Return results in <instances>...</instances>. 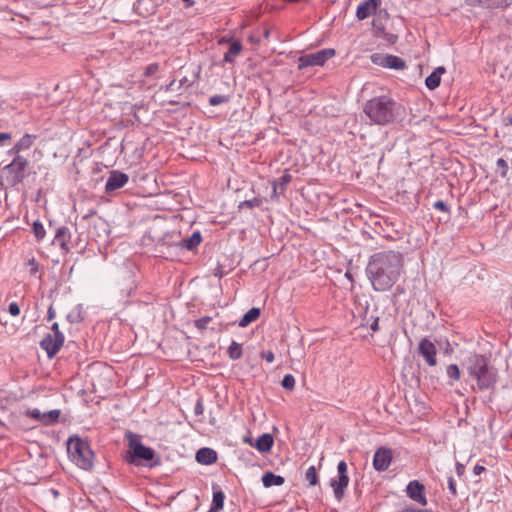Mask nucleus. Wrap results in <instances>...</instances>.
Returning <instances> with one entry per match:
<instances>
[{
  "instance_id": "f704fd0d",
  "label": "nucleus",
  "mask_w": 512,
  "mask_h": 512,
  "mask_svg": "<svg viewBox=\"0 0 512 512\" xmlns=\"http://www.w3.org/2000/svg\"><path fill=\"white\" fill-rule=\"evenodd\" d=\"M305 479L309 482V485L315 486L318 483V475L315 466H310L306 473Z\"/></svg>"
},
{
  "instance_id": "a211bd4d",
  "label": "nucleus",
  "mask_w": 512,
  "mask_h": 512,
  "mask_svg": "<svg viewBox=\"0 0 512 512\" xmlns=\"http://www.w3.org/2000/svg\"><path fill=\"white\" fill-rule=\"evenodd\" d=\"M71 239V233L68 227L61 226L56 230L54 237V243L58 244L63 251L69 252V241Z\"/></svg>"
},
{
  "instance_id": "2f4dec72",
  "label": "nucleus",
  "mask_w": 512,
  "mask_h": 512,
  "mask_svg": "<svg viewBox=\"0 0 512 512\" xmlns=\"http://www.w3.org/2000/svg\"><path fill=\"white\" fill-rule=\"evenodd\" d=\"M32 232L37 241L43 240L46 234L43 224L38 220L33 223Z\"/></svg>"
},
{
  "instance_id": "4c0bfd02",
  "label": "nucleus",
  "mask_w": 512,
  "mask_h": 512,
  "mask_svg": "<svg viewBox=\"0 0 512 512\" xmlns=\"http://www.w3.org/2000/svg\"><path fill=\"white\" fill-rule=\"evenodd\" d=\"M447 376L455 381L460 379V370L457 364H450L446 369Z\"/></svg>"
},
{
  "instance_id": "4468645a",
  "label": "nucleus",
  "mask_w": 512,
  "mask_h": 512,
  "mask_svg": "<svg viewBox=\"0 0 512 512\" xmlns=\"http://www.w3.org/2000/svg\"><path fill=\"white\" fill-rule=\"evenodd\" d=\"M381 5V0H365L361 2L356 10V18L364 20L369 16L376 14L378 7Z\"/></svg>"
},
{
  "instance_id": "37998d69",
  "label": "nucleus",
  "mask_w": 512,
  "mask_h": 512,
  "mask_svg": "<svg viewBox=\"0 0 512 512\" xmlns=\"http://www.w3.org/2000/svg\"><path fill=\"white\" fill-rule=\"evenodd\" d=\"M433 208L436 210L445 212V213L450 212L448 205L443 200H438V201L434 202Z\"/></svg>"
},
{
  "instance_id": "4be33fe9",
  "label": "nucleus",
  "mask_w": 512,
  "mask_h": 512,
  "mask_svg": "<svg viewBox=\"0 0 512 512\" xmlns=\"http://www.w3.org/2000/svg\"><path fill=\"white\" fill-rule=\"evenodd\" d=\"M468 5H481L485 8H507L512 4V0H465Z\"/></svg>"
},
{
  "instance_id": "69168bd1",
  "label": "nucleus",
  "mask_w": 512,
  "mask_h": 512,
  "mask_svg": "<svg viewBox=\"0 0 512 512\" xmlns=\"http://www.w3.org/2000/svg\"><path fill=\"white\" fill-rule=\"evenodd\" d=\"M51 493L53 494L54 497H57L59 495V492L55 489H51Z\"/></svg>"
},
{
  "instance_id": "bb28decb",
  "label": "nucleus",
  "mask_w": 512,
  "mask_h": 512,
  "mask_svg": "<svg viewBox=\"0 0 512 512\" xmlns=\"http://www.w3.org/2000/svg\"><path fill=\"white\" fill-rule=\"evenodd\" d=\"M285 482L284 478L273 472H265L262 476V483L265 487L281 486Z\"/></svg>"
},
{
  "instance_id": "423d86ee",
  "label": "nucleus",
  "mask_w": 512,
  "mask_h": 512,
  "mask_svg": "<svg viewBox=\"0 0 512 512\" xmlns=\"http://www.w3.org/2000/svg\"><path fill=\"white\" fill-rule=\"evenodd\" d=\"M29 166V162L26 158L16 155L13 160L2 168V172L5 173V180L11 187L21 183L26 177V170Z\"/></svg>"
},
{
  "instance_id": "b1692460",
  "label": "nucleus",
  "mask_w": 512,
  "mask_h": 512,
  "mask_svg": "<svg viewBox=\"0 0 512 512\" xmlns=\"http://www.w3.org/2000/svg\"><path fill=\"white\" fill-rule=\"evenodd\" d=\"M446 71L444 66L437 67L426 79L425 85L429 90H435L441 82V75Z\"/></svg>"
},
{
  "instance_id": "c85d7f7f",
  "label": "nucleus",
  "mask_w": 512,
  "mask_h": 512,
  "mask_svg": "<svg viewBox=\"0 0 512 512\" xmlns=\"http://www.w3.org/2000/svg\"><path fill=\"white\" fill-rule=\"evenodd\" d=\"M260 309L257 307H253L250 310H248L243 317L239 321L240 327H246L253 321H256L260 316Z\"/></svg>"
},
{
  "instance_id": "20e7f679",
  "label": "nucleus",
  "mask_w": 512,
  "mask_h": 512,
  "mask_svg": "<svg viewBox=\"0 0 512 512\" xmlns=\"http://www.w3.org/2000/svg\"><path fill=\"white\" fill-rule=\"evenodd\" d=\"M125 437L128 440L129 447L125 456L127 463L147 467H153L158 464V461L152 463L156 457V452L152 448L145 446L138 434L129 431L125 434Z\"/></svg>"
},
{
  "instance_id": "13d9d810",
  "label": "nucleus",
  "mask_w": 512,
  "mask_h": 512,
  "mask_svg": "<svg viewBox=\"0 0 512 512\" xmlns=\"http://www.w3.org/2000/svg\"><path fill=\"white\" fill-rule=\"evenodd\" d=\"M376 15H382V20L384 21L389 19V13L386 10H379Z\"/></svg>"
},
{
  "instance_id": "5701e85b",
  "label": "nucleus",
  "mask_w": 512,
  "mask_h": 512,
  "mask_svg": "<svg viewBox=\"0 0 512 512\" xmlns=\"http://www.w3.org/2000/svg\"><path fill=\"white\" fill-rule=\"evenodd\" d=\"M385 22L386 21L382 20V15H376L373 19L372 26L377 31V35L394 42L397 39V36L386 32Z\"/></svg>"
},
{
  "instance_id": "a18cd8bd",
  "label": "nucleus",
  "mask_w": 512,
  "mask_h": 512,
  "mask_svg": "<svg viewBox=\"0 0 512 512\" xmlns=\"http://www.w3.org/2000/svg\"><path fill=\"white\" fill-rule=\"evenodd\" d=\"M448 489L452 496H457V490H456V482L452 476L448 477Z\"/></svg>"
},
{
  "instance_id": "680f3d73",
  "label": "nucleus",
  "mask_w": 512,
  "mask_h": 512,
  "mask_svg": "<svg viewBox=\"0 0 512 512\" xmlns=\"http://www.w3.org/2000/svg\"><path fill=\"white\" fill-rule=\"evenodd\" d=\"M456 468H457V472H458V474H462V473H463V471H464V466H463L462 464L457 463Z\"/></svg>"
},
{
  "instance_id": "052dcab7",
  "label": "nucleus",
  "mask_w": 512,
  "mask_h": 512,
  "mask_svg": "<svg viewBox=\"0 0 512 512\" xmlns=\"http://www.w3.org/2000/svg\"><path fill=\"white\" fill-rule=\"evenodd\" d=\"M11 134L10 133H5V132H2V145L4 144V142L6 140H10L11 139Z\"/></svg>"
},
{
  "instance_id": "dca6fc26",
  "label": "nucleus",
  "mask_w": 512,
  "mask_h": 512,
  "mask_svg": "<svg viewBox=\"0 0 512 512\" xmlns=\"http://www.w3.org/2000/svg\"><path fill=\"white\" fill-rule=\"evenodd\" d=\"M349 484V476L345 474H337V478L331 479L330 485L333 488L334 496L341 501L345 495V489Z\"/></svg>"
},
{
  "instance_id": "79ce46f5",
  "label": "nucleus",
  "mask_w": 512,
  "mask_h": 512,
  "mask_svg": "<svg viewBox=\"0 0 512 512\" xmlns=\"http://www.w3.org/2000/svg\"><path fill=\"white\" fill-rule=\"evenodd\" d=\"M66 318L72 324L79 323L83 320V317L79 311L70 312Z\"/></svg>"
},
{
  "instance_id": "58836bf2",
  "label": "nucleus",
  "mask_w": 512,
  "mask_h": 512,
  "mask_svg": "<svg viewBox=\"0 0 512 512\" xmlns=\"http://www.w3.org/2000/svg\"><path fill=\"white\" fill-rule=\"evenodd\" d=\"M212 321V317L210 316H204V317H201L197 320L194 321V326L199 330V331H204L208 324Z\"/></svg>"
},
{
  "instance_id": "aec40b11",
  "label": "nucleus",
  "mask_w": 512,
  "mask_h": 512,
  "mask_svg": "<svg viewBox=\"0 0 512 512\" xmlns=\"http://www.w3.org/2000/svg\"><path fill=\"white\" fill-rule=\"evenodd\" d=\"M35 139V135L28 133L24 134L21 139L10 150L7 151V154L14 156L19 155L21 151L28 150L32 146Z\"/></svg>"
},
{
  "instance_id": "2eb2a0df",
  "label": "nucleus",
  "mask_w": 512,
  "mask_h": 512,
  "mask_svg": "<svg viewBox=\"0 0 512 512\" xmlns=\"http://www.w3.org/2000/svg\"><path fill=\"white\" fill-rule=\"evenodd\" d=\"M291 181L292 176L288 171H285L278 179L273 180L271 199H278L280 195H283Z\"/></svg>"
},
{
  "instance_id": "338daca9",
  "label": "nucleus",
  "mask_w": 512,
  "mask_h": 512,
  "mask_svg": "<svg viewBox=\"0 0 512 512\" xmlns=\"http://www.w3.org/2000/svg\"><path fill=\"white\" fill-rule=\"evenodd\" d=\"M208 512H210V511L208 510Z\"/></svg>"
},
{
  "instance_id": "49530a36",
  "label": "nucleus",
  "mask_w": 512,
  "mask_h": 512,
  "mask_svg": "<svg viewBox=\"0 0 512 512\" xmlns=\"http://www.w3.org/2000/svg\"><path fill=\"white\" fill-rule=\"evenodd\" d=\"M260 357L264 360H266L269 363H272L274 361V353L271 350L262 351L260 353Z\"/></svg>"
},
{
  "instance_id": "8fccbe9b",
  "label": "nucleus",
  "mask_w": 512,
  "mask_h": 512,
  "mask_svg": "<svg viewBox=\"0 0 512 512\" xmlns=\"http://www.w3.org/2000/svg\"><path fill=\"white\" fill-rule=\"evenodd\" d=\"M204 412V406H203V403H202V400H198L195 404V407H194V413L195 415H201L203 414Z\"/></svg>"
},
{
  "instance_id": "9d476101",
  "label": "nucleus",
  "mask_w": 512,
  "mask_h": 512,
  "mask_svg": "<svg viewBox=\"0 0 512 512\" xmlns=\"http://www.w3.org/2000/svg\"><path fill=\"white\" fill-rule=\"evenodd\" d=\"M418 354L422 356L428 366L437 365V348L429 339L423 338L418 345Z\"/></svg>"
},
{
  "instance_id": "6ab92c4d",
  "label": "nucleus",
  "mask_w": 512,
  "mask_h": 512,
  "mask_svg": "<svg viewBox=\"0 0 512 512\" xmlns=\"http://www.w3.org/2000/svg\"><path fill=\"white\" fill-rule=\"evenodd\" d=\"M196 461L202 465L214 464L218 457L217 452L211 448L203 447L196 452Z\"/></svg>"
},
{
  "instance_id": "603ef678",
  "label": "nucleus",
  "mask_w": 512,
  "mask_h": 512,
  "mask_svg": "<svg viewBox=\"0 0 512 512\" xmlns=\"http://www.w3.org/2000/svg\"><path fill=\"white\" fill-rule=\"evenodd\" d=\"M177 85H178V84H176V80H175V79H173L169 84H167V85L165 86V88H164V89H165V91H176V90H178V89H177Z\"/></svg>"
},
{
  "instance_id": "3c124183",
  "label": "nucleus",
  "mask_w": 512,
  "mask_h": 512,
  "mask_svg": "<svg viewBox=\"0 0 512 512\" xmlns=\"http://www.w3.org/2000/svg\"><path fill=\"white\" fill-rule=\"evenodd\" d=\"M369 327L373 332H377L379 330V317H372Z\"/></svg>"
},
{
  "instance_id": "ddd939ff",
  "label": "nucleus",
  "mask_w": 512,
  "mask_h": 512,
  "mask_svg": "<svg viewBox=\"0 0 512 512\" xmlns=\"http://www.w3.org/2000/svg\"><path fill=\"white\" fill-rule=\"evenodd\" d=\"M129 180V177L126 173L118 171V170H112L109 173V176L107 178L106 184H105V191L107 193L113 192L115 190H118L122 187H124Z\"/></svg>"
},
{
  "instance_id": "c756f323",
  "label": "nucleus",
  "mask_w": 512,
  "mask_h": 512,
  "mask_svg": "<svg viewBox=\"0 0 512 512\" xmlns=\"http://www.w3.org/2000/svg\"><path fill=\"white\" fill-rule=\"evenodd\" d=\"M228 356L232 360H238L243 355L242 346L236 341H232L227 350Z\"/></svg>"
},
{
  "instance_id": "1a4fd4ad",
  "label": "nucleus",
  "mask_w": 512,
  "mask_h": 512,
  "mask_svg": "<svg viewBox=\"0 0 512 512\" xmlns=\"http://www.w3.org/2000/svg\"><path fill=\"white\" fill-rule=\"evenodd\" d=\"M63 333L58 335L47 334L40 342V346L46 351L48 358H53L61 349L64 343Z\"/></svg>"
},
{
  "instance_id": "f3484780",
  "label": "nucleus",
  "mask_w": 512,
  "mask_h": 512,
  "mask_svg": "<svg viewBox=\"0 0 512 512\" xmlns=\"http://www.w3.org/2000/svg\"><path fill=\"white\" fill-rule=\"evenodd\" d=\"M180 233L179 232H168L165 233L156 243V250L160 253H164L163 248H172L178 247L177 242H179Z\"/></svg>"
},
{
  "instance_id": "39448f33",
  "label": "nucleus",
  "mask_w": 512,
  "mask_h": 512,
  "mask_svg": "<svg viewBox=\"0 0 512 512\" xmlns=\"http://www.w3.org/2000/svg\"><path fill=\"white\" fill-rule=\"evenodd\" d=\"M67 452L71 461L79 468L87 471L93 468L94 452L88 441L76 435L69 437L67 441Z\"/></svg>"
},
{
  "instance_id": "9b49d317",
  "label": "nucleus",
  "mask_w": 512,
  "mask_h": 512,
  "mask_svg": "<svg viewBox=\"0 0 512 512\" xmlns=\"http://www.w3.org/2000/svg\"><path fill=\"white\" fill-rule=\"evenodd\" d=\"M393 459V452L390 448L380 447L373 457V467L378 472L386 471Z\"/></svg>"
},
{
  "instance_id": "6e6552de",
  "label": "nucleus",
  "mask_w": 512,
  "mask_h": 512,
  "mask_svg": "<svg viewBox=\"0 0 512 512\" xmlns=\"http://www.w3.org/2000/svg\"><path fill=\"white\" fill-rule=\"evenodd\" d=\"M371 61L375 65L395 70H402L406 67L405 61L394 55L374 53L371 55Z\"/></svg>"
},
{
  "instance_id": "393cba45",
  "label": "nucleus",
  "mask_w": 512,
  "mask_h": 512,
  "mask_svg": "<svg viewBox=\"0 0 512 512\" xmlns=\"http://www.w3.org/2000/svg\"><path fill=\"white\" fill-rule=\"evenodd\" d=\"M225 494L224 492L216 485H213V499L210 506V512H219L224 507Z\"/></svg>"
},
{
  "instance_id": "7c9ffc66",
  "label": "nucleus",
  "mask_w": 512,
  "mask_h": 512,
  "mask_svg": "<svg viewBox=\"0 0 512 512\" xmlns=\"http://www.w3.org/2000/svg\"><path fill=\"white\" fill-rule=\"evenodd\" d=\"M60 410L53 409L48 412H44V425L49 426L58 422L60 417Z\"/></svg>"
},
{
  "instance_id": "7ed1b4c3",
  "label": "nucleus",
  "mask_w": 512,
  "mask_h": 512,
  "mask_svg": "<svg viewBox=\"0 0 512 512\" xmlns=\"http://www.w3.org/2000/svg\"><path fill=\"white\" fill-rule=\"evenodd\" d=\"M466 369L469 377L476 381L473 390H493L498 381V371L491 364L488 357L481 354H473L466 360Z\"/></svg>"
},
{
  "instance_id": "e2e57ef3",
  "label": "nucleus",
  "mask_w": 512,
  "mask_h": 512,
  "mask_svg": "<svg viewBox=\"0 0 512 512\" xmlns=\"http://www.w3.org/2000/svg\"><path fill=\"white\" fill-rule=\"evenodd\" d=\"M269 35H270V31H269V29H267V28H266V29H264V32H263V36H264V38L268 39V38H269Z\"/></svg>"
},
{
  "instance_id": "e433bc0d",
  "label": "nucleus",
  "mask_w": 512,
  "mask_h": 512,
  "mask_svg": "<svg viewBox=\"0 0 512 512\" xmlns=\"http://www.w3.org/2000/svg\"><path fill=\"white\" fill-rule=\"evenodd\" d=\"M262 202L263 201L261 198L254 197L253 199L245 200V201L241 202L239 205V208L247 207V208L252 209L255 207H260L262 205Z\"/></svg>"
},
{
  "instance_id": "0eeeda50",
  "label": "nucleus",
  "mask_w": 512,
  "mask_h": 512,
  "mask_svg": "<svg viewBox=\"0 0 512 512\" xmlns=\"http://www.w3.org/2000/svg\"><path fill=\"white\" fill-rule=\"evenodd\" d=\"M335 55V50L332 48H326L319 50L317 52L304 54L299 57L298 68L301 70L306 67L311 66H323L327 60L332 58Z\"/></svg>"
},
{
  "instance_id": "6e6d98bb",
  "label": "nucleus",
  "mask_w": 512,
  "mask_h": 512,
  "mask_svg": "<svg viewBox=\"0 0 512 512\" xmlns=\"http://www.w3.org/2000/svg\"><path fill=\"white\" fill-rule=\"evenodd\" d=\"M483 471H485V467L481 465H475L473 468V472L475 475H480Z\"/></svg>"
},
{
  "instance_id": "72a5a7b5",
  "label": "nucleus",
  "mask_w": 512,
  "mask_h": 512,
  "mask_svg": "<svg viewBox=\"0 0 512 512\" xmlns=\"http://www.w3.org/2000/svg\"><path fill=\"white\" fill-rule=\"evenodd\" d=\"M508 163L503 158H499L496 161V171L502 178H506L508 175Z\"/></svg>"
},
{
  "instance_id": "f257e3e1",
  "label": "nucleus",
  "mask_w": 512,
  "mask_h": 512,
  "mask_svg": "<svg viewBox=\"0 0 512 512\" xmlns=\"http://www.w3.org/2000/svg\"><path fill=\"white\" fill-rule=\"evenodd\" d=\"M404 272L403 255L394 250L374 253L370 256L366 274L377 292L389 291Z\"/></svg>"
},
{
  "instance_id": "0e129e2a",
  "label": "nucleus",
  "mask_w": 512,
  "mask_h": 512,
  "mask_svg": "<svg viewBox=\"0 0 512 512\" xmlns=\"http://www.w3.org/2000/svg\"><path fill=\"white\" fill-rule=\"evenodd\" d=\"M250 40H251L252 42H256V43H259V42H260V39H259V38H255V37H253V36H251V37H250Z\"/></svg>"
},
{
  "instance_id": "c03bdc74",
  "label": "nucleus",
  "mask_w": 512,
  "mask_h": 512,
  "mask_svg": "<svg viewBox=\"0 0 512 512\" xmlns=\"http://www.w3.org/2000/svg\"><path fill=\"white\" fill-rule=\"evenodd\" d=\"M20 305L17 302H11L8 306V312L12 316H18L20 314Z\"/></svg>"
},
{
  "instance_id": "a19ab883",
  "label": "nucleus",
  "mask_w": 512,
  "mask_h": 512,
  "mask_svg": "<svg viewBox=\"0 0 512 512\" xmlns=\"http://www.w3.org/2000/svg\"><path fill=\"white\" fill-rule=\"evenodd\" d=\"M159 71V64L158 63H150L147 65L144 69L143 75L145 77H153L156 75V73Z\"/></svg>"
},
{
  "instance_id": "864d4df0",
  "label": "nucleus",
  "mask_w": 512,
  "mask_h": 512,
  "mask_svg": "<svg viewBox=\"0 0 512 512\" xmlns=\"http://www.w3.org/2000/svg\"><path fill=\"white\" fill-rule=\"evenodd\" d=\"M184 86H185V87H189V86H191V83L188 81L187 77H183V78L179 81V83H178V85H177V89H181V88H182V87H184Z\"/></svg>"
},
{
  "instance_id": "c9c22d12",
  "label": "nucleus",
  "mask_w": 512,
  "mask_h": 512,
  "mask_svg": "<svg viewBox=\"0 0 512 512\" xmlns=\"http://www.w3.org/2000/svg\"><path fill=\"white\" fill-rule=\"evenodd\" d=\"M281 385L286 390H289V391L293 390L295 387L294 376L292 374H286L281 381Z\"/></svg>"
},
{
  "instance_id": "5fc2aeb1",
  "label": "nucleus",
  "mask_w": 512,
  "mask_h": 512,
  "mask_svg": "<svg viewBox=\"0 0 512 512\" xmlns=\"http://www.w3.org/2000/svg\"><path fill=\"white\" fill-rule=\"evenodd\" d=\"M55 316H56L55 310H54L53 306L51 305L47 311V320L51 321L52 319L55 318Z\"/></svg>"
},
{
  "instance_id": "a878e982",
  "label": "nucleus",
  "mask_w": 512,
  "mask_h": 512,
  "mask_svg": "<svg viewBox=\"0 0 512 512\" xmlns=\"http://www.w3.org/2000/svg\"><path fill=\"white\" fill-rule=\"evenodd\" d=\"M274 444V439L271 434L264 433L258 437L255 443L256 449L261 453H267L271 450Z\"/></svg>"
},
{
  "instance_id": "f03ea898",
  "label": "nucleus",
  "mask_w": 512,
  "mask_h": 512,
  "mask_svg": "<svg viewBox=\"0 0 512 512\" xmlns=\"http://www.w3.org/2000/svg\"><path fill=\"white\" fill-rule=\"evenodd\" d=\"M403 106L387 95L373 97L366 101L363 112L371 124L385 126L398 120L403 114Z\"/></svg>"
},
{
  "instance_id": "bf43d9fd",
  "label": "nucleus",
  "mask_w": 512,
  "mask_h": 512,
  "mask_svg": "<svg viewBox=\"0 0 512 512\" xmlns=\"http://www.w3.org/2000/svg\"><path fill=\"white\" fill-rule=\"evenodd\" d=\"M504 123H505V125H512V113H511V114H508V115L504 118Z\"/></svg>"
},
{
  "instance_id": "473e14b6",
  "label": "nucleus",
  "mask_w": 512,
  "mask_h": 512,
  "mask_svg": "<svg viewBox=\"0 0 512 512\" xmlns=\"http://www.w3.org/2000/svg\"><path fill=\"white\" fill-rule=\"evenodd\" d=\"M230 101V96L215 94L209 98V104L211 106H218L224 103H228Z\"/></svg>"
},
{
  "instance_id": "de8ad7c7",
  "label": "nucleus",
  "mask_w": 512,
  "mask_h": 512,
  "mask_svg": "<svg viewBox=\"0 0 512 512\" xmlns=\"http://www.w3.org/2000/svg\"><path fill=\"white\" fill-rule=\"evenodd\" d=\"M347 470H348L347 463L344 460L339 461L337 464V474L348 475Z\"/></svg>"
},
{
  "instance_id": "ea45409f",
  "label": "nucleus",
  "mask_w": 512,
  "mask_h": 512,
  "mask_svg": "<svg viewBox=\"0 0 512 512\" xmlns=\"http://www.w3.org/2000/svg\"><path fill=\"white\" fill-rule=\"evenodd\" d=\"M26 415L44 425V412L42 413L39 409H29L27 410Z\"/></svg>"
},
{
  "instance_id": "4d7b16f0",
  "label": "nucleus",
  "mask_w": 512,
  "mask_h": 512,
  "mask_svg": "<svg viewBox=\"0 0 512 512\" xmlns=\"http://www.w3.org/2000/svg\"><path fill=\"white\" fill-rule=\"evenodd\" d=\"M51 330L53 332L52 335H58L59 333H62L60 330H59V325L57 322L53 323L52 326H51Z\"/></svg>"
},
{
  "instance_id": "f8f14e48",
  "label": "nucleus",
  "mask_w": 512,
  "mask_h": 512,
  "mask_svg": "<svg viewBox=\"0 0 512 512\" xmlns=\"http://www.w3.org/2000/svg\"><path fill=\"white\" fill-rule=\"evenodd\" d=\"M406 495L414 502L426 506L427 498L425 494V486L418 480H412L405 489Z\"/></svg>"
},
{
  "instance_id": "09e8293b",
  "label": "nucleus",
  "mask_w": 512,
  "mask_h": 512,
  "mask_svg": "<svg viewBox=\"0 0 512 512\" xmlns=\"http://www.w3.org/2000/svg\"><path fill=\"white\" fill-rule=\"evenodd\" d=\"M28 265L31 266L30 274L35 275L39 270L38 263L36 262V260L34 258L30 259L28 261Z\"/></svg>"
},
{
  "instance_id": "cd10ccee",
  "label": "nucleus",
  "mask_w": 512,
  "mask_h": 512,
  "mask_svg": "<svg viewBox=\"0 0 512 512\" xmlns=\"http://www.w3.org/2000/svg\"><path fill=\"white\" fill-rule=\"evenodd\" d=\"M242 50V44L240 41H233L224 55L223 61L226 63H233L236 56L240 54Z\"/></svg>"
},
{
  "instance_id": "412c9836",
  "label": "nucleus",
  "mask_w": 512,
  "mask_h": 512,
  "mask_svg": "<svg viewBox=\"0 0 512 512\" xmlns=\"http://www.w3.org/2000/svg\"><path fill=\"white\" fill-rule=\"evenodd\" d=\"M202 242V235L199 231H195L188 238L182 239L179 238V242H177L178 248L186 249L188 251H192L197 248Z\"/></svg>"
}]
</instances>
